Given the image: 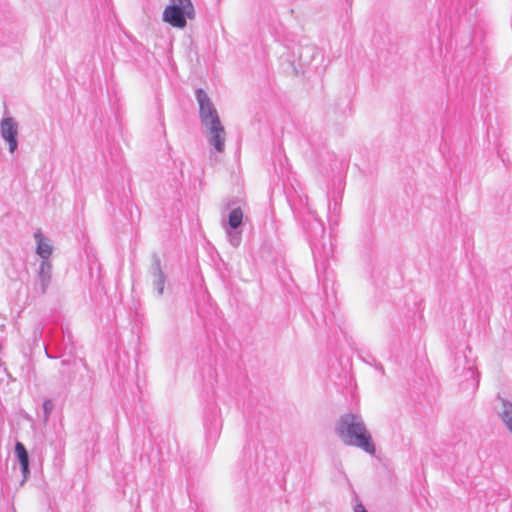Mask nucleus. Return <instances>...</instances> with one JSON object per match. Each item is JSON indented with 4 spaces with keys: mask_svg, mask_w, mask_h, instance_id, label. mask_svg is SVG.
Segmentation results:
<instances>
[{
    "mask_svg": "<svg viewBox=\"0 0 512 512\" xmlns=\"http://www.w3.org/2000/svg\"><path fill=\"white\" fill-rule=\"evenodd\" d=\"M502 419L512 432V405L504 404Z\"/></svg>",
    "mask_w": 512,
    "mask_h": 512,
    "instance_id": "obj_8",
    "label": "nucleus"
},
{
    "mask_svg": "<svg viewBox=\"0 0 512 512\" xmlns=\"http://www.w3.org/2000/svg\"><path fill=\"white\" fill-rule=\"evenodd\" d=\"M1 135L8 142L9 150L13 153L17 148L18 126L12 118H5L0 125Z\"/></svg>",
    "mask_w": 512,
    "mask_h": 512,
    "instance_id": "obj_4",
    "label": "nucleus"
},
{
    "mask_svg": "<svg viewBox=\"0 0 512 512\" xmlns=\"http://www.w3.org/2000/svg\"><path fill=\"white\" fill-rule=\"evenodd\" d=\"M155 284L158 291V294H162L164 290V276L162 272H158L155 275Z\"/></svg>",
    "mask_w": 512,
    "mask_h": 512,
    "instance_id": "obj_9",
    "label": "nucleus"
},
{
    "mask_svg": "<svg viewBox=\"0 0 512 512\" xmlns=\"http://www.w3.org/2000/svg\"><path fill=\"white\" fill-rule=\"evenodd\" d=\"M163 12V20L176 28H184L186 18H192L194 9L190 0H171Z\"/></svg>",
    "mask_w": 512,
    "mask_h": 512,
    "instance_id": "obj_3",
    "label": "nucleus"
},
{
    "mask_svg": "<svg viewBox=\"0 0 512 512\" xmlns=\"http://www.w3.org/2000/svg\"><path fill=\"white\" fill-rule=\"evenodd\" d=\"M35 239L37 241V254L43 258L48 259L52 254V246L49 241L42 235L41 232L35 233Z\"/></svg>",
    "mask_w": 512,
    "mask_h": 512,
    "instance_id": "obj_5",
    "label": "nucleus"
},
{
    "mask_svg": "<svg viewBox=\"0 0 512 512\" xmlns=\"http://www.w3.org/2000/svg\"><path fill=\"white\" fill-rule=\"evenodd\" d=\"M196 98L200 109L202 124L206 127L210 143L218 152H223L225 146V129L222 126L217 110L208 95L198 89Z\"/></svg>",
    "mask_w": 512,
    "mask_h": 512,
    "instance_id": "obj_1",
    "label": "nucleus"
},
{
    "mask_svg": "<svg viewBox=\"0 0 512 512\" xmlns=\"http://www.w3.org/2000/svg\"><path fill=\"white\" fill-rule=\"evenodd\" d=\"M337 431L346 444L356 445L370 454L375 452L371 436L363 423L357 421V417L354 414L347 413L343 415L340 419Z\"/></svg>",
    "mask_w": 512,
    "mask_h": 512,
    "instance_id": "obj_2",
    "label": "nucleus"
},
{
    "mask_svg": "<svg viewBox=\"0 0 512 512\" xmlns=\"http://www.w3.org/2000/svg\"><path fill=\"white\" fill-rule=\"evenodd\" d=\"M243 220V212L240 208L233 209L229 214V225L231 228H237Z\"/></svg>",
    "mask_w": 512,
    "mask_h": 512,
    "instance_id": "obj_7",
    "label": "nucleus"
},
{
    "mask_svg": "<svg viewBox=\"0 0 512 512\" xmlns=\"http://www.w3.org/2000/svg\"><path fill=\"white\" fill-rule=\"evenodd\" d=\"M15 454L20 462L21 470L26 477L29 473V457L25 446L21 442L16 443Z\"/></svg>",
    "mask_w": 512,
    "mask_h": 512,
    "instance_id": "obj_6",
    "label": "nucleus"
}]
</instances>
